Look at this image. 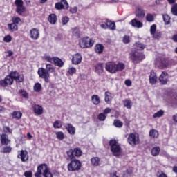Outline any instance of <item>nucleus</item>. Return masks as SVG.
<instances>
[{"mask_svg": "<svg viewBox=\"0 0 177 177\" xmlns=\"http://www.w3.org/2000/svg\"><path fill=\"white\" fill-rule=\"evenodd\" d=\"M14 81H16L18 84H20L21 82H24V75H21L19 73L18 75L15 77Z\"/></svg>", "mask_w": 177, "mask_h": 177, "instance_id": "nucleus-41", "label": "nucleus"}, {"mask_svg": "<svg viewBox=\"0 0 177 177\" xmlns=\"http://www.w3.org/2000/svg\"><path fill=\"white\" fill-rule=\"evenodd\" d=\"M0 140L3 146H8V145H10L11 140L9 139V136L6 133H2L0 135Z\"/></svg>", "mask_w": 177, "mask_h": 177, "instance_id": "nucleus-17", "label": "nucleus"}, {"mask_svg": "<svg viewBox=\"0 0 177 177\" xmlns=\"http://www.w3.org/2000/svg\"><path fill=\"white\" fill-rule=\"evenodd\" d=\"M21 95L22 97H24L25 99H28V93H27V91H26L24 90H21Z\"/></svg>", "mask_w": 177, "mask_h": 177, "instance_id": "nucleus-60", "label": "nucleus"}, {"mask_svg": "<svg viewBox=\"0 0 177 177\" xmlns=\"http://www.w3.org/2000/svg\"><path fill=\"white\" fill-rule=\"evenodd\" d=\"M55 59V57H51L49 55H46L45 57V60H46L47 62H49V63H54Z\"/></svg>", "mask_w": 177, "mask_h": 177, "instance_id": "nucleus-58", "label": "nucleus"}, {"mask_svg": "<svg viewBox=\"0 0 177 177\" xmlns=\"http://www.w3.org/2000/svg\"><path fill=\"white\" fill-rule=\"evenodd\" d=\"M113 125L115 128H122L124 123L118 119H115L113 121Z\"/></svg>", "mask_w": 177, "mask_h": 177, "instance_id": "nucleus-39", "label": "nucleus"}, {"mask_svg": "<svg viewBox=\"0 0 177 177\" xmlns=\"http://www.w3.org/2000/svg\"><path fill=\"white\" fill-rule=\"evenodd\" d=\"M53 177L55 176H60V172L59 171L55 169L53 171V173L50 172V168L46 163L40 164L37 166V171L35 173V177Z\"/></svg>", "mask_w": 177, "mask_h": 177, "instance_id": "nucleus-1", "label": "nucleus"}, {"mask_svg": "<svg viewBox=\"0 0 177 177\" xmlns=\"http://www.w3.org/2000/svg\"><path fill=\"white\" fill-rule=\"evenodd\" d=\"M169 81V74L167 71H162L159 77V82L161 85H167Z\"/></svg>", "mask_w": 177, "mask_h": 177, "instance_id": "nucleus-12", "label": "nucleus"}, {"mask_svg": "<svg viewBox=\"0 0 177 177\" xmlns=\"http://www.w3.org/2000/svg\"><path fill=\"white\" fill-rule=\"evenodd\" d=\"M33 89L35 92H41L42 91V85H41V83H35Z\"/></svg>", "mask_w": 177, "mask_h": 177, "instance_id": "nucleus-43", "label": "nucleus"}, {"mask_svg": "<svg viewBox=\"0 0 177 177\" xmlns=\"http://www.w3.org/2000/svg\"><path fill=\"white\" fill-rule=\"evenodd\" d=\"M48 21L50 24H56V23H57V17L56 16V14H50L48 17Z\"/></svg>", "mask_w": 177, "mask_h": 177, "instance_id": "nucleus-27", "label": "nucleus"}, {"mask_svg": "<svg viewBox=\"0 0 177 177\" xmlns=\"http://www.w3.org/2000/svg\"><path fill=\"white\" fill-rule=\"evenodd\" d=\"M82 62V55L80 53L75 54L72 57V64H75V66H77V64H80Z\"/></svg>", "mask_w": 177, "mask_h": 177, "instance_id": "nucleus-18", "label": "nucleus"}, {"mask_svg": "<svg viewBox=\"0 0 177 177\" xmlns=\"http://www.w3.org/2000/svg\"><path fill=\"white\" fill-rule=\"evenodd\" d=\"M162 115H164V111L159 110L153 114V118H160V117H162Z\"/></svg>", "mask_w": 177, "mask_h": 177, "instance_id": "nucleus-47", "label": "nucleus"}, {"mask_svg": "<svg viewBox=\"0 0 177 177\" xmlns=\"http://www.w3.org/2000/svg\"><path fill=\"white\" fill-rule=\"evenodd\" d=\"M130 24L131 26H132V27H136L137 28H142V27H143V23L136 19V18L132 19L130 21Z\"/></svg>", "mask_w": 177, "mask_h": 177, "instance_id": "nucleus-22", "label": "nucleus"}, {"mask_svg": "<svg viewBox=\"0 0 177 177\" xmlns=\"http://www.w3.org/2000/svg\"><path fill=\"white\" fill-rule=\"evenodd\" d=\"M9 75L11 76L12 79L15 81L16 77L19 75V72L17 71H12L9 73Z\"/></svg>", "mask_w": 177, "mask_h": 177, "instance_id": "nucleus-50", "label": "nucleus"}, {"mask_svg": "<svg viewBox=\"0 0 177 177\" xmlns=\"http://www.w3.org/2000/svg\"><path fill=\"white\" fill-rule=\"evenodd\" d=\"M95 73H97L98 75H102V73H104V69L103 68V63L102 62L97 64L95 66Z\"/></svg>", "mask_w": 177, "mask_h": 177, "instance_id": "nucleus-23", "label": "nucleus"}, {"mask_svg": "<svg viewBox=\"0 0 177 177\" xmlns=\"http://www.w3.org/2000/svg\"><path fill=\"white\" fill-rule=\"evenodd\" d=\"M14 80L10 75H8L3 80H0V86L2 88H6V86H10L13 85Z\"/></svg>", "mask_w": 177, "mask_h": 177, "instance_id": "nucleus-11", "label": "nucleus"}, {"mask_svg": "<svg viewBox=\"0 0 177 177\" xmlns=\"http://www.w3.org/2000/svg\"><path fill=\"white\" fill-rule=\"evenodd\" d=\"M157 74L153 71H151L149 75V84L151 85H156L157 84Z\"/></svg>", "mask_w": 177, "mask_h": 177, "instance_id": "nucleus-20", "label": "nucleus"}, {"mask_svg": "<svg viewBox=\"0 0 177 177\" xmlns=\"http://www.w3.org/2000/svg\"><path fill=\"white\" fill-rule=\"evenodd\" d=\"M68 3L66 0H61L60 2L55 3V9L62 10V9H68Z\"/></svg>", "mask_w": 177, "mask_h": 177, "instance_id": "nucleus-15", "label": "nucleus"}, {"mask_svg": "<svg viewBox=\"0 0 177 177\" xmlns=\"http://www.w3.org/2000/svg\"><path fill=\"white\" fill-rule=\"evenodd\" d=\"M17 158H19L22 162L28 161V151L27 150H21L17 155Z\"/></svg>", "mask_w": 177, "mask_h": 177, "instance_id": "nucleus-13", "label": "nucleus"}, {"mask_svg": "<svg viewBox=\"0 0 177 177\" xmlns=\"http://www.w3.org/2000/svg\"><path fill=\"white\" fill-rule=\"evenodd\" d=\"M113 100V97L111 96V93L109 91H106L104 93V101L108 104H110L111 103V101Z\"/></svg>", "mask_w": 177, "mask_h": 177, "instance_id": "nucleus-30", "label": "nucleus"}, {"mask_svg": "<svg viewBox=\"0 0 177 177\" xmlns=\"http://www.w3.org/2000/svg\"><path fill=\"white\" fill-rule=\"evenodd\" d=\"M122 42L123 44H129V42H131V39L129 36L124 35L122 39Z\"/></svg>", "mask_w": 177, "mask_h": 177, "instance_id": "nucleus-57", "label": "nucleus"}, {"mask_svg": "<svg viewBox=\"0 0 177 177\" xmlns=\"http://www.w3.org/2000/svg\"><path fill=\"white\" fill-rule=\"evenodd\" d=\"M15 4L17 6L16 8V12L17 15H23L24 12H26V8L24 7V3L23 2V0H15Z\"/></svg>", "mask_w": 177, "mask_h": 177, "instance_id": "nucleus-10", "label": "nucleus"}, {"mask_svg": "<svg viewBox=\"0 0 177 177\" xmlns=\"http://www.w3.org/2000/svg\"><path fill=\"white\" fill-rule=\"evenodd\" d=\"M105 70L111 74H115V73H118V71L125 70V64L122 62H118L117 64L115 62L110 61L106 63Z\"/></svg>", "mask_w": 177, "mask_h": 177, "instance_id": "nucleus-3", "label": "nucleus"}, {"mask_svg": "<svg viewBox=\"0 0 177 177\" xmlns=\"http://www.w3.org/2000/svg\"><path fill=\"white\" fill-rule=\"evenodd\" d=\"M66 154L69 160H73V158H75V157H81V156H82V150H81L80 147L74 148V149H70L67 151Z\"/></svg>", "mask_w": 177, "mask_h": 177, "instance_id": "nucleus-8", "label": "nucleus"}, {"mask_svg": "<svg viewBox=\"0 0 177 177\" xmlns=\"http://www.w3.org/2000/svg\"><path fill=\"white\" fill-rule=\"evenodd\" d=\"M30 37L31 39L37 41L40 37L39 29L37 28H33L30 30Z\"/></svg>", "mask_w": 177, "mask_h": 177, "instance_id": "nucleus-16", "label": "nucleus"}, {"mask_svg": "<svg viewBox=\"0 0 177 177\" xmlns=\"http://www.w3.org/2000/svg\"><path fill=\"white\" fill-rule=\"evenodd\" d=\"M64 127L68 131L69 135H75V127H74L73 124L70 123H66Z\"/></svg>", "mask_w": 177, "mask_h": 177, "instance_id": "nucleus-24", "label": "nucleus"}, {"mask_svg": "<svg viewBox=\"0 0 177 177\" xmlns=\"http://www.w3.org/2000/svg\"><path fill=\"white\" fill-rule=\"evenodd\" d=\"M106 118H107V115H106L104 113H101L97 115V119L99 121H104Z\"/></svg>", "mask_w": 177, "mask_h": 177, "instance_id": "nucleus-51", "label": "nucleus"}, {"mask_svg": "<svg viewBox=\"0 0 177 177\" xmlns=\"http://www.w3.org/2000/svg\"><path fill=\"white\" fill-rule=\"evenodd\" d=\"M151 35H152V38H154V39H160V38L162 37V34L161 33V32L158 30L155 32V33L152 34Z\"/></svg>", "mask_w": 177, "mask_h": 177, "instance_id": "nucleus-46", "label": "nucleus"}, {"mask_svg": "<svg viewBox=\"0 0 177 177\" xmlns=\"http://www.w3.org/2000/svg\"><path fill=\"white\" fill-rule=\"evenodd\" d=\"M1 153H3V154H9V153H12V147H10V145H7L3 147Z\"/></svg>", "mask_w": 177, "mask_h": 177, "instance_id": "nucleus-38", "label": "nucleus"}, {"mask_svg": "<svg viewBox=\"0 0 177 177\" xmlns=\"http://www.w3.org/2000/svg\"><path fill=\"white\" fill-rule=\"evenodd\" d=\"M123 104L127 109H132V101L129 99H126L123 101Z\"/></svg>", "mask_w": 177, "mask_h": 177, "instance_id": "nucleus-40", "label": "nucleus"}, {"mask_svg": "<svg viewBox=\"0 0 177 177\" xmlns=\"http://www.w3.org/2000/svg\"><path fill=\"white\" fill-rule=\"evenodd\" d=\"M160 151H161L160 147H155L151 150V154L153 157H157V156L160 155Z\"/></svg>", "mask_w": 177, "mask_h": 177, "instance_id": "nucleus-32", "label": "nucleus"}, {"mask_svg": "<svg viewBox=\"0 0 177 177\" xmlns=\"http://www.w3.org/2000/svg\"><path fill=\"white\" fill-rule=\"evenodd\" d=\"M11 21L19 28V26H21L24 23L19 17H12Z\"/></svg>", "mask_w": 177, "mask_h": 177, "instance_id": "nucleus-26", "label": "nucleus"}, {"mask_svg": "<svg viewBox=\"0 0 177 177\" xmlns=\"http://www.w3.org/2000/svg\"><path fill=\"white\" fill-rule=\"evenodd\" d=\"M91 102L95 106H97L100 103V97L97 95H93L91 96Z\"/></svg>", "mask_w": 177, "mask_h": 177, "instance_id": "nucleus-35", "label": "nucleus"}, {"mask_svg": "<svg viewBox=\"0 0 177 177\" xmlns=\"http://www.w3.org/2000/svg\"><path fill=\"white\" fill-rule=\"evenodd\" d=\"M53 64L57 66V67H63V66H64V62H63V60H62V59L55 57V58H54V62Z\"/></svg>", "mask_w": 177, "mask_h": 177, "instance_id": "nucleus-29", "label": "nucleus"}, {"mask_svg": "<svg viewBox=\"0 0 177 177\" xmlns=\"http://www.w3.org/2000/svg\"><path fill=\"white\" fill-rule=\"evenodd\" d=\"M25 177H32V171H26L24 172Z\"/></svg>", "mask_w": 177, "mask_h": 177, "instance_id": "nucleus-62", "label": "nucleus"}, {"mask_svg": "<svg viewBox=\"0 0 177 177\" xmlns=\"http://www.w3.org/2000/svg\"><path fill=\"white\" fill-rule=\"evenodd\" d=\"M62 127V122L60 120H55L53 123V128L59 129Z\"/></svg>", "mask_w": 177, "mask_h": 177, "instance_id": "nucleus-54", "label": "nucleus"}, {"mask_svg": "<svg viewBox=\"0 0 177 177\" xmlns=\"http://www.w3.org/2000/svg\"><path fill=\"white\" fill-rule=\"evenodd\" d=\"M91 162L93 167H99L100 165V158L99 157H93L91 159Z\"/></svg>", "mask_w": 177, "mask_h": 177, "instance_id": "nucleus-34", "label": "nucleus"}, {"mask_svg": "<svg viewBox=\"0 0 177 177\" xmlns=\"http://www.w3.org/2000/svg\"><path fill=\"white\" fill-rule=\"evenodd\" d=\"M56 71V69L55 68V66L52 65V64H46V68H39L37 71V74L39 77V78H41L42 80H44V82L46 84H48L49 80L50 78V73H55Z\"/></svg>", "mask_w": 177, "mask_h": 177, "instance_id": "nucleus-2", "label": "nucleus"}, {"mask_svg": "<svg viewBox=\"0 0 177 177\" xmlns=\"http://www.w3.org/2000/svg\"><path fill=\"white\" fill-rule=\"evenodd\" d=\"M127 142L131 146H136V145H139V143H140L139 135L136 137V134L131 133L127 138Z\"/></svg>", "mask_w": 177, "mask_h": 177, "instance_id": "nucleus-9", "label": "nucleus"}, {"mask_svg": "<svg viewBox=\"0 0 177 177\" xmlns=\"http://www.w3.org/2000/svg\"><path fill=\"white\" fill-rule=\"evenodd\" d=\"M162 17H163V21H165V24L166 26H168V24L171 23V17L167 14H163Z\"/></svg>", "mask_w": 177, "mask_h": 177, "instance_id": "nucleus-42", "label": "nucleus"}, {"mask_svg": "<svg viewBox=\"0 0 177 177\" xmlns=\"http://www.w3.org/2000/svg\"><path fill=\"white\" fill-rule=\"evenodd\" d=\"M106 26L107 28H109V30H112V31H114V30H115V22H113L109 19H106Z\"/></svg>", "mask_w": 177, "mask_h": 177, "instance_id": "nucleus-31", "label": "nucleus"}, {"mask_svg": "<svg viewBox=\"0 0 177 177\" xmlns=\"http://www.w3.org/2000/svg\"><path fill=\"white\" fill-rule=\"evenodd\" d=\"M3 41L4 42H8V43L11 42L12 36H10V35H6V37H4Z\"/></svg>", "mask_w": 177, "mask_h": 177, "instance_id": "nucleus-59", "label": "nucleus"}, {"mask_svg": "<svg viewBox=\"0 0 177 177\" xmlns=\"http://www.w3.org/2000/svg\"><path fill=\"white\" fill-rule=\"evenodd\" d=\"M136 46L137 48V50H143L146 46L142 43H136Z\"/></svg>", "mask_w": 177, "mask_h": 177, "instance_id": "nucleus-55", "label": "nucleus"}, {"mask_svg": "<svg viewBox=\"0 0 177 177\" xmlns=\"http://www.w3.org/2000/svg\"><path fill=\"white\" fill-rule=\"evenodd\" d=\"M74 74H77V68H75V67L68 68L66 71V75H70L71 77H73Z\"/></svg>", "mask_w": 177, "mask_h": 177, "instance_id": "nucleus-37", "label": "nucleus"}, {"mask_svg": "<svg viewBox=\"0 0 177 177\" xmlns=\"http://www.w3.org/2000/svg\"><path fill=\"white\" fill-rule=\"evenodd\" d=\"M109 145L110 147L111 153H112L113 156L115 157H120L121 153H122V149L121 148V145L115 139H111L109 142Z\"/></svg>", "mask_w": 177, "mask_h": 177, "instance_id": "nucleus-4", "label": "nucleus"}, {"mask_svg": "<svg viewBox=\"0 0 177 177\" xmlns=\"http://www.w3.org/2000/svg\"><path fill=\"white\" fill-rule=\"evenodd\" d=\"M71 162L67 165V169L69 172H75V171H81L82 164L81 161L75 158L70 159Z\"/></svg>", "mask_w": 177, "mask_h": 177, "instance_id": "nucleus-6", "label": "nucleus"}, {"mask_svg": "<svg viewBox=\"0 0 177 177\" xmlns=\"http://www.w3.org/2000/svg\"><path fill=\"white\" fill-rule=\"evenodd\" d=\"M171 12L174 16H177V3H175L171 6Z\"/></svg>", "mask_w": 177, "mask_h": 177, "instance_id": "nucleus-49", "label": "nucleus"}, {"mask_svg": "<svg viewBox=\"0 0 177 177\" xmlns=\"http://www.w3.org/2000/svg\"><path fill=\"white\" fill-rule=\"evenodd\" d=\"M94 50L97 55H102L104 51V46L102 44H97L94 47Z\"/></svg>", "mask_w": 177, "mask_h": 177, "instance_id": "nucleus-21", "label": "nucleus"}, {"mask_svg": "<svg viewBox=\"0 0 177 177\" xmlns=\"http://www.w3.org/2000/svg\"><path fill=\"white\" fill-rule=\"evenodd\" d=\"M8 29L9 30V31H10V32H15V31H18L19 30V28L17 27V26L15 25L12 22L8 24Z\"/></svg>", "mask_w": 177, "mask_h": 177, "instance_id": "nucleus-36", "label": "nucleus"}, {"mask_svg": "<svg viewBox=\"0 0 177 177\" xmlns=\"http://www.w3.org/2000/svg\"><path fill=\"white\" fill-rule=\"evenodd\" d=\"M77 10H78V8H77V7H71V8H70V9H69V12H70V13H73V14H74V13H75L76 12H77Z\"/></svg>", "mask_w": 177, "mask_h": 177, "instance_id": "nucleus-64", "label": "nucleus"}, {"mask_svg": "<svg viewBox=\"0 0 177 177\" xmlns=\"http://www.w3.org/2000/svg\"><path fill=\"white\" fill-rule=\"evenodd\" d=\"M80 48L82 49H86L88 48H92L95 45V40H93L89 37L86 36L82 37L79 42Z\"/></svg>", "mask_w": 177, "mask_h": 177, "instance_id": "nucleus-7", "label": "nucleus"}, {"mask_svg": "<svg viewBox=\"0 0 177 177\" xmlns=\"http://www.w3.org/2000/svg\"><path fill=\"white\" fill-rule=\"evenodd\" d=\"M160 67L165 68L168 64H167V59L165 58H161L159 62Z\"/></svg>", "mask_w": 177, "mask_h": 177, "instance_id": "nucleus-44", "label": "nucleus"}, {"mask_svg": "<svg viewBox=\"0 0 177 177\" xmlns=\"http://www.w3.org/2000/svg\"><path fill=\"white\" fill-rule=\"evenodd\" d=\"M11 117L13 120H21V117H23V113H21L20 111H14L11 113Z\"/></svg>", "mask_w": 177, "mask_h": 177, "instance_id": "nucleus-25", "label": "nucleus"}, {"mask_svg": "<svg viewBox=\"0 0 177 177\" xmlns=\"http://www.w3.org/2000/svg\"><path fill=\"white\" fill-rule=\"evenodd\" d=\"M133 171L131 169H127L124 171H123V177H129L131 174H133Z\"/></svg>", "mask_w": 177, "mask_h": 177, "instance_id": "nucleus-53", "label": "nucleus"}, {"mask_svg": "<svg viewBox=\"0 0 177 177\" xmlns=\"http://www.w3.org/2000/svg\"><path fill=\"white\" fill-rule=\"evenodd\" d=\"M68 21H70V18L68 17L65 16L62 18V23L63 26H66V24H67V23H68Z\"/></svg>", "mask_w": 177, "mask_h": 177, "instance_id": "nucleus-56", "label": "nucleus"}, {"mask_svg": "<svg viewBox=\"0 0 177 177\" xmlns=\"http://www.w3.org/2000/svg\"><path fill=\"white\" fill-rule=\"evenodd\" d=\"M3 131L6 133H7V132H8V133H12V130H10V127H9V126L4 127Z\"/></svg>", "mask_w": 177, "mask_h": 177, "instance_id": "nucleus-63", "label": "nucleus"}, {"mask_svg": "<svg viewBox=\"0 0 177 177\" xmlns=\"http://www.w3.org/2000/svg\"><path fill=\"white\" fill-rule=\"evenodd\" d=\"M57 139L59 140H63L64 139V133L63 131H57L55 133Z\"/></svg>", "mask_w": 177, "mask_h": 177, "instance_id": "nucleus-45", "label": "nucleus"}, {"mask_svg": "<svg viewBox=\"0 0 177 177\" xmlns=\"http://www.w3.org/2000/svg\"><path fill=\"white\" fill-rule=\"evenodd\" d=\"M145 59H146V56H145L143 53L132 51L129 53V59L133 64H139V63L145 60Z\"/></svg>", "mask_w": 177, "mask_h": 177, "instance_id": "nucleus-5", "label": "nucleus"}, {"mask_svg": "<svg viewBox=\"0 0 177 177\" xmlns=\"http://www.w3.org/2000/svg\"><path fill=\"white\" fill-rule=\"evenodd\" d=\"M123 121H124V125H125V127H130V125H131V121H129V120H128V118H123Z\"/></svg>", "mask_w": 177, "mask_h": 177, "instance_id": "nucleus-61", "label": "nucleus"}, {"mask_svg": "<svg viewBox=\"0 0 177 177\" xmlns=\"http://www.w3.org/2000/svg\"><path fill=\"white\" fill-rule=\"evenodd\" d=\"M155 32H157V25L153 24L150 27V34H151V35H152Z\"/></svg>", "mask_w": 177, "mask_h": 177, "instance_id": "nucleus-52", "label": "nucleus"}, {"mask_svg": "<svg viewBox=\"0 0 177 177\" xmlns=\"http://www.w3.org/2000/svg\"><path fill=\"white\" fill-rule=\"evenodd\" d=\"M72 35L75 37V38H81V31L80 30V28L75 27L71 28Z\"/></svg>", "mask_w": 177, "mask_h": 177, "instance_id": "nucleus-28", "label": "nucleus"}, {"mask_svg": "<svg viewBox=\"0 0 177 177\" xmlns=\"http://www.w3.org/2000/svg\"><path fill=\"white\" fill-rule=\"evenodd\" d=\"M145 16V10H143V8L142 6H138L136 8V17H138V19H143Z\"/></svg>", "mask_w": 177, "mask_h": 177, "instance_id": "nucleus-19", "label": "nucleus"}, {"mask_svg": "<svg viewBox=\"0 0 177 177\" xmlns=\"http://www.w3.org/2000/svg\"><path fill=\"white\" fill-rule=\"evenodd\" d=\"M32 110L36 115H42L44 114V107H42V105L35 104L32 106Z\"/></svg>", "mask_w": 177, "mask_h": 177, "instance_id": "nucleus-14", "label": "nucleus"}, {"mask_svg": "<svg viewBox=\"0 0 177 177\" xmlns=\"http://www.w3.org/2000/svg\"><path fill=\"white\" fill-rule=\"evenodd\" d=\"M149 136L153 139H157L160 136V133L156 129H152L149 131Z\"/></svg>", "mask_w": 177, "mask_h": 177, "instance_id": "nucleus-33", "label": "nucleus"}, {"mask_svg": "<svg viewBox=\"0 0 177 177\" xmlns=\"http://www.w3.org/2000/svg\"><path fill=\"white\" fill-rule=\"evenodd\" d=\"M146 20L149 23L154 21V15L150 13H147L146 15Z\"/></svg>", "mask_w": 177, "mask_h": 177, "instance_id": "nucleus-48", "label": "nucleus"}]
</instances>
